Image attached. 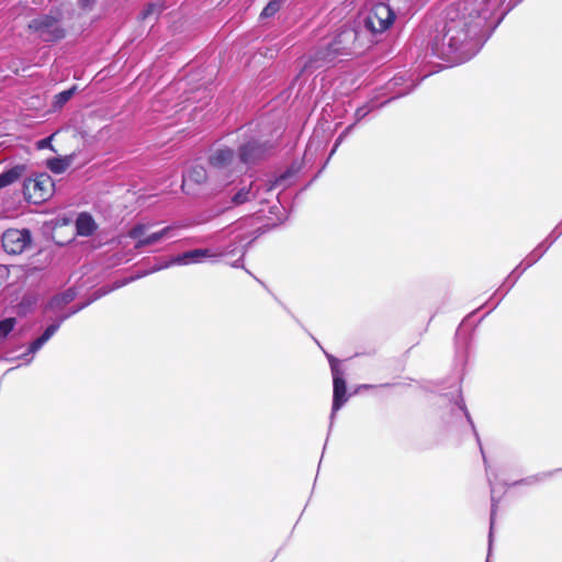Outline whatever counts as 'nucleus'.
<instances>
[{
  "mask_svg": "<svg viewBox=\"0 0 562 562\" xmlns=\"http://www.w3.org/2000/svg\"><path fill=\"white\" fill-rule=\"evenodd\" d=\"M359 34L355 29H342L335 38L328 44L324 52L316 55V60L331 63L338 55H350L359 53L362 45L359 43Z\"/></svg>",
  "mask_w": 562,
  "mask_h": 562,
  "instance_id": "obj_1",
  "label": "nucleus"
},
{
  "mask_svg": "<svg viewBox=\"0 0 562 562\" xmlns=\"http://www.w3.org/2000/svg\"><path fill=\"white\" fill-rule=\"evenodd\" d=\"M231 183L226 179H212L211 169L206 170L201 165L192 166L186 175H183L181 188L187 194H194L201 186H207L212 190L221 189Z\"/></svg>",
  "mask_w": 562,
  "mask_h": 562,
  "instance_id": "obj_2",
  "label": "nucleus"
},
{
  "mask_svg": "<svg viewBox=\"0 0 562 562\" xmlns=\"http://www.w3.org/2000/svg\"><path fill=\"white\" fill-rule=\"evenodd\" d=\"M59 14H44L34 18L29 23V29L44 42H55L65 37V30L59 22Z\"/></svg>",
  "mask_w": 562,
  "mask_h": 562,
  "instance_id": "obj_3",
  "label": "nucleus"
},
{
  "mask_svg": "<svg viewBox=\"0 0 562 562\" xmlns=\"http://www.w3.org/2000/svg\"><path fill=\"white\" fill-rule=\"evenodd\" d=\"M23 193L29 202L40 204L54 193V182L49 175L40 173L24 181Z\"/></svg>",
  "mask_w": 562,
  "mask_h": 562,
  "instance_id": "obj_4",
  "label": "nucleus"
},
{
  "mask_svg": "<svg viewBox=\"0 0 562 562\" xmlns=\"http://www.w3.org/2000/svg\"><path fill=\"white\" fill-rule=\"evenodd\" d=\"M395 20V13L386 3L374 4L364 18V27L371 34H380L389 30Z\"/></svg>",
  "mask_w": 562,
  "mask_h": 562,
  "instance_id": "obj_5",
  "label": "nucleus"
},
{
  "mask_svg": "<svg viewBox=\"0 0 562 562\" xmlns=\"http://www.w3.org/2000/svg\"><path fill=\"white\" fill-rule=\"evenodd\" d=\"M443 45L449 47V53H458L459 59H465L475 54V50L472 49L474 44L472 43V38L469 36V33L463 29H457L454 26H449L443 37Z\"/></svg>",
  "mask_w": 562,
  "mask_h": 562,
  "instance_id": "obj_6",
  "label": "nucleus"
},
{
  "mask_svg": "<svg viewBox=\"0 0 562 562\" xmlns=\"http://www.w3.org/2000/svg\"><path fill=\"white\" fill-rule=\"evenodd\" d=\"M151 224H137L128 232V237L136 240L135 248L153 245L162 238H171L175 235L173 228L170 226L164 227L160 231L153 232Z\"/></svg>",
  "mask_w": 562,
  "mask_h": 562,
  "instance_id": "obj_7",
  "label": "nucleus"
},
{
  "mask_svg": "<svg viewBox=\"0 0 562 562\" xmlns=\"http://www.w3.org/2000/svg\"><path fill=\"white\" fill-rule=\"evenodd\" d=\"M32 244L31 232L26 228H9L2 234V247L9 255H20Z\"/></svg>",
  "mask_w": 562,
  "mask_h": 562,
  "instance_id": "obj_8",
  "label": "nucleus"
},
{
  "mask_svg": "<svg viewBox=\"0 0 562 562\" xmlns=\"http://www.w3.org/2000/svg\"><path fill=\"white\" fill-rule=\"evenodd\" d=\"M234 161V150L227 147L216 149L209 157V166L212 171V179H226L233 181L231 166Z\"/></svg>",
  "mask_w": 562,
  "mask_h": 562,
  "instance_id": "obj_9",
  "label": "nucleus"
},
{
  "mask_svg": "<svg viewBox=\"0 0 562 562\" xmlns=\"http://www.w3.org/2000/svg\"><path fill=\"white\" fill-rule=\"evenodd\" d=\"M330 369L333 373L334 383V400H333V412L331 417L338 412L341 406L347 402V387L346 381L342 376V372L338 368L339 361L331 356H328Z\"/></svg>",
  "mask_w": 562,
  "mask_h": 562,
  "instance_id": "obj_10",
  "label": "nucleus"
},
{
  "mask_svg": "<svg viewBox=\"0 0 562 562\" xmlns=\"http://www.w3.org/2000/svg\"><path fill=\"white\" fill-rule=\"evenodd\" d=\"M224 252H214L207 248L193 249L190 251H186L177 257H173V262H177L179 266H186L189 263H199L204 260H209L211 262H217Z\"/></svg>",
  "mask_w": 562,
  "mask_h": 562,
  "instance_id": "obj_11",
  "label": "nucleus"
},
{
  "mask_svg": "<svg viewBox=\"0 0 562 562\" xmlns=\"http://www.w3.org/2000/svg\"><path fill=\"white\" fill-rule=\"evenodd\" d=\"M95 119L92 116L87 117L82 126L76 131L75 136L82 139L83 144H92L102 138L104 126L95 125Z\"/></svg>",
  "mask_w": 562,
  "mask_h": 562,
  "instance_id": "obj_12",
  "label": "nucleus"
},
{
  "mask_svg": "<svg viewBox=\"0 0 562 562\" xmlns=\"http://www.w3.org/2000/svg\"><path fill=\"white\" fill-rule=\"evenodd\" d=\"M68 316H65L63 317V319L58 323H55V324H52L49 325L45 331L43 333V335L41 337H38L37 339H35L31 345L30 347L27 348L26 352L23 353L21 357H26L29 355H33L35 352H37L55 334L56 331L59 329L60 327V324L64 319H66Z\"/></svg>",
  "mask_w": 562,
  "mask_h": 562,
  "instance_id": "obj_13",
  "label": "nucleus"
},
{
  "mask_svg": "<svg viewBox=\"0 0 562 562\" xmlns=\"http://www.w3.org/2000/svg\"><path fill=\"white\" fill-rule=\"evenodd\" d=\"M263 155V148L257 143H247L239 149V159L243 164H252Z\"/></svg>",
  "mask_w": 562,
  "mask_h": 562,
  "instance_id": "obj_14",
  "label": "nucleus"
},
{
  "mask_svg": "<svg viewBox=\"0 0 562 562\" xmlns=\"http://www.w3.org/2000/svg\"><path fill=\"white\" fill-rule=\"evenodd\" d=\"M25 172L24 165H16L9 170L0 173V189L18 181Z\"/></svg>",
  "mask_w": 562,
  "mask_h": 562,
  "instance_id": "obj_15",
  "label": "nucleus"
},
{
  "mask_svg": "<svg viewBox=\"0 0 562 562\" xmlns=\"http://www.w3.org/2000/svg\"><path fill=\"white\" fill-rule=\"evenodd\" d=\"M76 227L79 235L89 236L95 229V223L91 215L80 214L76 221Z\"/></svg>",
  "mask_w": 562,
  "mask_h": 562,
  "instance_id": "obj_16",
  "label": "nucleus"
},
{
  "mask_svg": "<svg viewBox=\"0 0 562 562\" xmlns=\"http://www.w3.org/2000/svg\"><path fill=\"white\" fill-rule=\"evenodd\" d=\"M257 198V192H254L252 190V183L249 186H245L240 188L233 196H232V203L234 205H241L250 200H254Z\"/></svg>",
  "mask_w": 562,
  "mask_h": 562,
  "instance_id": "obj_17",
  "label": "nucleus"
},
{
  "mask_svg": "<svg viewBox=\"0 0 562 562\" xmlns=\"http://www.w3.org/2000/svg\"><path fill=\"white\" fill-rule=\"evenodd\" d=\"M77 87L72 86L71 88L64 90L54 95L52 101L53 111L60 110L75 94Z\"/></svg>",
  "mask_w": 562,
  "mask_h": 562,
  "instance_id": "obj_18",
  "label": "nucleus"
},
{
  "mask_svg": "<svg viewBox=\"0 0 562 562\" xmlns=\"http://www.w3.org/2000/svg\"><path fill=\"white\" fill-rule=\"evenodd\" d=\"M162 12V5L158 3H149L138 15L139 20L153 23L157 21Z\"/></svg>",
  "mask_w": 562,
  "mask_h": 562,
  "instance_id": "obj_19",
  "label": "nucleus"
},
{
  "mask_svg": "<svg viewBox=\"0 0 562 562\" xmlns=\"http://www.w3.org/2000/svg\"><path fill=\"white\" fill-rule=\"evenodd\" d=\"M68 161L59 158L49 159L47 161V167L50 171L54 173H61L64 172L68 167Z\"/></svg>",
  "mask_w": 562,
  "mask_h": 562,
  "instance_id": "obj_20",
  "label": "nucleus"
},
{
  "mask_svg": "<svg viewBox=\"0 0 562 562\" xmlns=\"http://www.w3.org/2000/svg\"><path fill=\"white\" fill-rule=\"evenodd\" d=\"M15 318L9 317L0 321V338H5L15 327Z\"/></svg>",
  "mask_w": 562,
  "mask_h": 562,
  "instance_id": "obj_21",
  "label": "nucleus"
},
{
  "mask_svg": "<svg viewBox=\"0 0 562 562\" xmlns=\"http://www.w3.org/2000/svg\"><path fill=\"white\" fill-rule=\"evenodd\" d=\"M175 265H177V262H173V258H171L168 261H165L162 263L154 266L150 270H147V271H145L143 273L137 274L135 278H132V280L139 279L142 277H146V276H148L150 273L158 272L160 270L167 269V268H169L171 266H175Z\"/></svg>",
  "mask_w": 562,
  "mask_h": 562,
  "instance_id": "obj_22",
  "label": "nucleus"
},
{
  "mask_svg": "<svg viewBox=\"0 0 562 562\" xmlns=\"http://www.w3.org/2000/svg\"><path fill=\"white\" fill-rule=\"evenodd\" d=\"M280 9V2L277 0L270 1L261 11V18H271Z\"/></svg>",
  "mask_w": 562,
  "mask_h": 562,
  "instance_id": "obj_23",
  "label": "nucleus"
},
{
  "mask_svg": "<svg viewBox=\"0 0 562 562\" xmlns=\"http://www.w3.org/2000/svg\"><path fill=\"white\" fill-rule=\"evenodd\" d=\"M54 135H50L46 138H43L41 140L37 142V148L38 149H43V148H46V147H50V143H52V139H53Z\"/></svg>",
  "mask_w": 562,
  "mask_h": 562,
  "instance_id": "obj_24",
  "label": "nucleus"
},
{
  "mask_svg": "<svg viewBox=\"0 0 562 562\" xmlns=\"http://www.w3.org/2000/svg\"><path fill=\"white\" fill-rule=\"evenodd\" d=\"M80 4L83 7V8H87L90 5V0H79Z\"/></svg>",
  "mask_w": 562,
  "mask_h": 562,
  "instance_id": "obj_25",
  "label": "nucleus"
},
{
  "mask_svg": "<svg viewBox=\"0 0 562 562\" xmlns=\"http://www.w3.org/2000/svg\"><path fill=\"white\" fill-rule=\"evenodd\" d=\"M494 514H495V506L493 505V509H492V518L494 517ZM493 528V521L491 522V529Z\"/></svg>",
  "mask_w": 562,
  "mask_h": 562,
  "instance_id": "obj_26",
  "label": "nucleus"
},
{
  "mask_svg": "<svg viewBox=\"0 0 562 562\" xmlns=\"http://www.w3.org/2000/svg\"><path fill=\"white\" fill-rule=\"evenodd\" d=\"M80 308H81V307L76 308L75 311H72V313H71V314H76Z\"/></svg>",
  "mask_w": 562,
  "mask_h": 562,
  "instance_id": "obj_27",
  "label": "nucleus"
},
{
  "mask_svg": "<svg viewBox=\"0 0 562 562\" xmlns=\"http://www.w3.org/2000/svg\"><path fill=\"white\" fill-rule=\"evenodd\" d=\"M337 145H338V144H336V145H335V147H337ZM335 149H336V148L331 149V154H334V153H335Z\"/></svg>",
  "mask_w": 562,
  "mask_h": 562,
  "instance_id": "obj_28",
  "label": "nucleus"
}]
</instances>
